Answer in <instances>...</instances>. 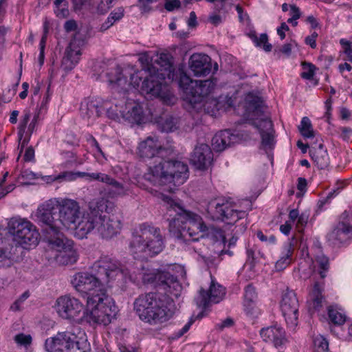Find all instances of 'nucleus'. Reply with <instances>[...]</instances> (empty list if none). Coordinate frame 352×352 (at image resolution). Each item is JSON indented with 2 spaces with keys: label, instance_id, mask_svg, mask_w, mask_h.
Here are the masks:
<instances>
[{
  "label": "nucleus",
  "instance_id": "nucleus-22",
  "mask_svg": "<svg viewBox=\"0 0 352 352\" xmlns=\"http://www.w3.org/2000/svg\"><path fill=\"white\" fill-rule=\"evenodd\" d=\"M260 335L264 342L272 344L277 349L283 348L289 342L285 331L277 324L262 328Z\"/></svg>",
  "mask_w": 352,
  "mask_h": 352
},
{
  "label": "nucleus",
  "instance_id": "nucleus-18",
  "mask_svg": "<svg viewBox=\"0 0 352 352\" xmlns=\"http://www.w3.org/2000/svg\"><path fill=\"white\" fill-rule=\"evenodd\" d=\"M280 307L287 325L294 329L298 324L299 304L294 291L287 289L283 294Z\"/></svg>",
  "mask_w": 352,
  "mask_h": 352
},
{
  "label": "nucleus",
  "instance_id": "nucleus-26",
  "mask_svg": "<svg viewBox=\"0 0 352 352\" xmlns=\"http://www.w3.org/2000/svg\"><path fill=\"white\" fill-rule=\"evenodd\" d=\"M120 113L122 119L132 124H140L143 120L142 108L135 102L125 103L124 110H120Z\"/></svg>",
  "mask_w": 352,
  "mask_h": 352
},
{
  "label": "nucleus",
  "instance_id": "nucleus-23",
  "mask_svg": "<svg viewBox=\"0 0 352 352\" xmlns=\"http://www.w3.org/2000/svg\"><path fill=\"white\" fill-rule=\"evenodd\" d=\"M212 160V152L210 146L204 143L197 144L190 156L192 164L199 170L208 168L210 166Z\"/></svg>",
  "mask_w": 352,
  "mask_h": 352
},
{
  "label": "nucleus",
  "instance_id": "nucleus-44",
  "mask_svg": "<svg viewBox=\"0 0 352 352\" xmlns=\"http://www.w3.org/2000/svg\"><path fill=\"white\" fill-rule=\"evenodd\" d=\"M329 318L331 322L337 325H342L346 321V316L337 309L330 308L328 311Z\"/></svg>",
  "mask_w": 352,
  "mask_h": 352
},
{
  "label": "nucleus",
  "instance_id": "nucleus-6",
  "mask_svg": "<svg viewBox=\"0 0 352 352\" xmlns=\"http://www.w3.org/2000/svg\"><path fill=\"white\" fill-rule=\"evenodd\" d=\"M134 310L142 321L150 324H157L171 318L175 311V305L168 296L150 292L142 294L135 299Z\"/></svg>",
  "mask_w": 352,
  "mask_h": 352
},
{
  "label": "nucleus",
  "instance_id": "nucleus-38",
  "mask_svg": "<svg viewBox=\"0 0 352 352\" xmlns=\"http://www.w3.org/2000/svg\"><path fill=\"white\" fill-rule=\"evenodd\" d=\"M298 129L301 135L305 138H310L314 136L311 121L307 117L302 118Z\"/></svg>",
  "mask_w": 352,
  "mask_h": 352
},
{
  "label": "nucleus",
  "instance_id": "nucleus-20",
  "mask_svg": "<svg viewBox=\"0 0 352 352\" xmlns=\"http://www.w3.org/2000/svg\"><path fill=\"white\" fill-rule=\"evenodd\" d=\"M251 125L258 129L261 138V144L264 149H272L276 143L273 124L269 117L253 118Z\"/></svg>",
  "mask_w": 352,
  "mask_h": 352
},
{
  "label": "nucleus",
  "instance_id": "nucleus-54",
  "mask_svg": "<svg viewBox=\"0 0 352 352\" xmlns=\"http://www.w3.org/2000/svg\"><path fill=\"white\" fill-rule=\"evenodd\" d=\"M181 6L180 0H166L164 8L168 12H172L175 9H178Z\"/></svg>",
  "mask_w": 352,
  "mask_h": 352
},
{
  "label": "nucleus",
  "instance_id": "nucleus-12",
  "mask_svg": "<svg viewBox=\"0 0 352 352\" xmlns=\"http://www.w3.org/2000/svg\"><path fill=\"white\" fill-rule=\"evenodd\" d=\"M208 217L214 221H221L228 224H234L245 216V212L237 210L228 199L217 197L209 201L206 206Z\"/></svg>",
  "mask_w": 352,
  "mask_h": 352
},
{
  "label": "nucleus",
  "instance_id": "nucleus-43",
  "mask_svg": "<svg viewBox=\"0 0 352 352\" xmlns=\"http://www.w3.org/2000/svg\"><path fill=\"white\" fill-rule=\"evenodd\" d=\"M73 175L71 173H67L65 172L60 173L58 175H46L41 176L40 178L47 184H51L54 182H62L65 181V179H72Z\"/></svg>",
  "mask_w": 352,
  "mask_h": 352
},
{
  "label": "nucleus",
  "instance_id": "nucleus-37",
  "mask_svg": "<svg viewBox=\"0 0 352 352\" xmlns=\"http://www.w3.org/2000/svg\"><path fill=\"white\" fill-rule=\"evenodd\" d=\"M315 262L318 267V274L322 278L327 276V272L329 269V261L328 257L324 254L317 255L315 257Z\"/></svg>",
  "mask_w": 352,
  "mask_h": 352
},
{
  "label": "nucleus",
  "instance_id": "nucleus-40",
  "mask_svg": "<svg viewBox=\"0 0 352 352\" xmlns=\"http://www.w3.org/2000/svg\"><path fill=\"white\" fill-rule=\"evenodd\" d=\"M310 297L313 303L312 306L314 309H318L322 306L323 296L318 283H316L314 285Z\"/></svg>",
  "mask_w": 352,
  "mask_h": 352
},
{
  "label": "nucleus",
  "instance_id": "nucleus-52",
  "mask_svg": "<svg viewBox=\"0 0 352 352\" xmlns=\"http://www.w3.org/2000/svg\"><path fill=\"white\" fill-rule=\"evenodd\" d=\"M14 340L18 344L21 345L27 346L30 344L32 342V337L30 335H25L23 333L17 334L14 337Z\"/></svg>",
  "mask_w": 352,
  "mask_h": 352
},
{
  "label": "nucleus",
  "instance_id": "nucleus-9",
  "mask_svg": "<svg viewBox=\"0 0 352 352\" xmlns=\"http://www.w3.org/2000/svg\"><path fill=\"white\" fill-rule=\"evenodd\" d=\"M60 228H43L49 250L55 252L54 258L58 264H73L77 261L78 254L73 248V241L60 232Z\"/></svg>",
  "mask_w": 352,
  "mask_h": 352
},
{
  "label": "nucleus",
  "instance_id": "nucleus-33",
  "mask_svg": "<svg viewBox=\"0 0 352 352\" xmlns=\"http://www.w3.org/2000/svg\"><path fill=\"white\" fill-rule=\"evenodd\" d=\"M292 240H289L283 246V251L280 258L275 264L276 271H282L285 270L292 261V254L294 252V244Z\"/></svg>",
  "mask_w": 352,
  "mask_h": 352
},
{
  "label": "nucleus",
  "instance_id": "nucleus-13",
  "mask_svg": "<svg viewBox=\"0 0 352 352\" xmlns=\"http://www.w3.org/2000/svg\"><path fill=\"white\" fill-rule=\"evenodd\" d=\"M58 218L56 221L58 228L63 226L67 229L74 228L75 235L77 236L79 223L84 219L87 214H82L78 203L74 199L58 198Z\"/></svg>",
  "mask_w": 352,
  "mask_h": 352
},
{
  "label": "nucleus",
  "instance_id": "nucleus-14",
  "mask_svg": "<svg viewBox=\"0 0 352 352\" xmlns=\"http://www.w3.org/2000/svg\"><path fill=\"white\" fill-rule=\"evenodd\" d=\"M9 233L19 245L28 248L38 244L39 233L36 226L25 219H12L8 224Z\"/></svg>",
  "mask_w": 352,
  "mask_h": 352
},
{
  "label": "nucleus",
  "instance_id": "nucleus-5",
  "mask_svg": "<svg viewBox=\"0 0 352 352\" xmlns=\"http://www.w3.org/2000/svg\"><path fill=\"white\" fill-rule=\"evenodd\" d=\"M114 204L102 197L89 202V212L79 223L77 237L83 239L93 230H96L103 239L109 240L116 236L122 229V223L118 217L111 212Z\"/></svg>",
  "mask_w": 352,
  "mask_h": 352
},
{
  "label": "nucleus",
  "instance_id": "nucleus-32",
  "mask_svg": "<svg viewBox=\"0 0 352 352\" xmlns=\"http://www.w3.org/2000/svg\"><path fill=\"white\" fill-rule=\"evenodd\" d=\"M142 273L140 274L142 276V279L145 284H152L155 287H160L163 283L162 276L167 273V272L160 271L159 270H145L142 269Z\"/></svg>",
  "mask_w": 352,
  "mask_h": 352
},
{
  "label": "nucleus",
  "instance_id": "nucleus-49",
  "mask_svg": "<svg viewBox=\"0 0 352 352\" xmlns=\"http://www.w3.org/2000/svg\"><path fill=\"white\" fill-rule=\"evenodd\" d=\"M303 65L305 71L302 72L301 77L305 79L311 80L315 74V66L311 63H305Z\"/></svg>",
  "mask_w": 352,
  "mask_h": 352
},
{
  "label": "nucleus",
  "instance_id": "nucleus-11",
  "mask_svg": "<svg viewBox=\"0 0 352 352\" xmlns=\"http://www.w3.org/2000/svg\"><path fill=\"white\" fill-rule=\"evenodd\" d=\"M144 74H146L144 78L148 76V67L140 71H135L133 68L122 70L120 66L115 65L108 69L105 76L107 78V82L113 88L125 91L130 85L133 87H139Z\"/></svg>",
  "mask_w": 352,
  "mask_h": 352
},
{
  "label": "nucleus",
  "instance_id": "nucleus-30",
  "mask_svg": "<svg viewBox=\"0 0 352 352\" xmlns=\"http://www.w3.org/2000/svg\"><path fill=\"white\" fill-rule=\"evenodd\" d=\"M310 156L319 169H324L329 164V157L323 144H320L318 147H312L309 151Z\"/></svg>",
  "mask_w": 352,
  "mask_h": 352
},
{
  "label": "nucleus",
  "instance_id": "nucleus-35",
  "mask_svg": "<svg viewBox=\"0 0 352 352\" xmlns=\"http://www.w3.org/2000/svg\"><path fill=\"white\" fill-rule=\"evenodd\" d=\"M157 125L162 131L173 132L179 128V120L172 116H164L158 120Z\"/></svg>",
  "mask_w": 352,
  "mask_h": 352
},
{
  "label": "nucleus",
  "instance_id": "nucleus-39",
  "mask_svg": "<svg viewBox=\"0 0 352 352\" xmlns=\"http://www.w3.org/2000/svg\"><path fill=\"white\" fill-rule=\"evenodd\" d=\"M250 37L257 47H263L265 52H270L272 50V46L271 44L268 43V37L266 34H261L260 36L258 37L256 34L254 33L250 34Z\"/></svg>",
  "mask_w": 352,
  "mask_h": 352
},
{
  "label": "nucleus",
  "instance_id": "nucleus-17",
  "mask_svg": "<svg viewBox=\"0 0 352 352\" xmlns=\"http://www.w3.org/2000/svg\"><path fill=\"white\" fill-rule=\"evenodd\" d=\"M352 237V216L347 211L343 212L337 225L328 234L329 241L335 245L342 244Z\"/></svg>",
  "mask_w": 352,
  "mask_h": 352
},
{
  "label": "nucleus",
  "instance_id": "nucleus-46",
  "mask_svg": "<svg viewBox=\"0 0 352 352\" xmlns=\"http://www.w3.org/2000/svg\"><path fill=\"white\" fill-rule=\"evenodd\" d=\"M314 344L318 352H326L329 350V342L322 336L316 337Z\"/></svg>",
  "mask_w": 352,
  "mask_h": 352
},
{
  "label": "nucleus",
  "instance_id": "nucleus-19",
  "mask_svg": "<svg viewBox=\"0 0 352 352\" xmlns=\"http://www.w3.org/2000/svg\"><path fill=\"white\" fill-rule=\"evenodd\" d=\"M225 294V288L212 279L207 290L200 289L198 296L195 298V302L198 307L206 308L210 303H218L221 301Z\"/></svg>",
  "mask_w": 352,
  "mask_h": 352
},
{
  "label": "nucleus",
  "instance_id": "nucleus-1",
  "mask_svg": "<svg viewBox=\"0 0 352 352\" xmlns=\"http://www.w3.org/2000/svg\"><path fill=\"white\" fill-rule=\"evenodd\" d=\"M148 76L142 82L141 91L152 96L166 97L170 101L168 82L177 80L178 85L185 94V107L188 110L199 111L205 106L204 98L214 88L212 80H193L182 69L175 71L168 54L162 53L154 65H148Z\"/></svg>",
  "mask_w": 352,
  "mask_h": 352
},
{
  "label": "nucleus",
  "instance_id": "nucleus-15",
  "mask_svg": "<svg viewBox=\"0 0 352 352\" xmlns=\"http://www.w3.org/2000/svg\"><path fill=\"white\" fill-rule=\"evenodd\" d=\"M54 307L60 318L74 320L79 317L83 309V305L78 298L70 295H64L56 299Z\"/></svg>",
  "mask_w": 352,
  "mask_h": 352
},
{
  "label": "nucleus",
  "instance_id": "nucleus-28",
  "mask_svg": "<svg viewBox=\"0 0 352 352\" xmlns=\"http://www.w3.org/2000/svg\"><path fill=\"white\" fill-rule=\"evenodd\" d=\"M100 102L97 100L86 98L80 104V115L84 119L94 120L100 116Z\"/></svg>",
  "mask_w": 352,
  "mask_h": 352
},
{
  "label": "nucleus",
  "instance_id": "nucleus-45",
  "mask_svg": "<svg viewBox=\"0 0 352 352\" xmlns=\"http://www.w3.org/2000/svg\"><path fill=\"white\" fill-rule=\"evenodd\" d=\"M40 174L35 173L33 171L27 169L21 171V174L19 176V179H22L23 184H30L31 181L38 179L40 178Z\"/></svg>",
  "mask_w": 352,
  "mask_h": 352
},
{
  "label": "nucleus",
  "instance_id": "nucleus-10",
  "mask_svg": "<svg viewBox=\"0 0 352 352\" xmlns=\"http://www.w3.org/2000/svg\"><path fill=\"white\" fill-rule=\"evenodd\" d=\"M95 297L87 300L85 320L91 324L107 325L116 314L114 301L107 294Z\"/></svg>",
  "mask_w": 352,
  "mask_h": 352
},
{
  "label": "nucleus",
  "instance_id": "nucleus-36",
  "mask_svg": "<svg viewBox=\"0 0 352 352\" xmlns=\"http://www.w3.org/2000/svg\"><path fill=\"white\" fill-rule=\"evenodd\" d=\"M104 110H106L108 117L114 120H120L121 116L120 110H124L123 106L120 104H115L114 105H110L107 102H105L101 106Z\"/></svg>",
  "mask_w": 352,
  "mask_h": 352
},
{
  "label": "nucleus",
  "instance_id": "nucleus-31",
  "mask_svg": "<svg viewBox=\"0 0 352 352\" xmlns=\"http://www.w3.org/2000/svg\"><path fill=\"white\" fill-rule=\"evenodd\" d=\"M257 294L255 287L252 285H248L244 289L243 307L248 315H252L256 307Z\"/></svg>",
  "mask_w": 352,
  "mask_h": 352
},
{
  "label": "nucleus",
  "instance_id": "nucleus-8",
  "mask_svg": "<svg viewBox=\"0 0 352 352\" xmlns=\"http://www.w3.org/2000/svg\"><path fill=\"white\" fill-rule=\"evenodd\" d=\"M45 349L47 352H87L90 344L85 333L73 326L46 339Z\"/></svg>",
  "mask_w": 352,
  "mask_h": 352
},
{
  "label": "nucleus",
  "instance_id": "nucleus-62",
  "mask_svg": "<svg viewBox=\"0 0 352 352\" xmlns=\"http://www.w3.org/2000/svg\"><path fill=\"white\" fill-rule=\"evenodd\" d=\"M341 130V137L342 138L347 141L351 138V135H352V129L349 127H342L340 129Z\"/></svg>",
  "mask_w": 352,
  "mask_h": 352
},
{
  "label": "nucleus",
  "instance_id": "nucleus-57",
  "mask_svg": "<svg viewBox=\"0 0 352 352\" xmlns=\"http://www.w3.org/2000/svg\"><path fill=\"white\" fill-rule=\"evenodd\" d=\"M318 34L316 32H314L311 35L305 38L306 44L310 45L311 48L315 49L316 47V38Z\"/></svg>",
  "mask_w": 352,
  "mask_h": 352
},
{
  "label": "nucleus",
  "instance_id": "nucleus-64",
  "mask_svg": "<svg viewBox=\"0 0 352 352\" xmlns=\"http://www.w3.org/2000/svg\"><path fill=\"white\" fill-rule=\"evenodd\" d=\"M34 158V150L32 147H28L24 155V160L25 162H31Z\"/></svg>",
  "mask_w": 352,
  "mask_h": 352
},
{
  "label": "nucleus",
  "instance_id": "nucleus-24",
  "mask_svg": "<svg viewBox=\"0 0 352 352\" xmlns=\"http://www.w3.org/2000/svg\"><path fill=\"white\" fill-rule=\"evenodd\" d=\"M189 68L195 76H206L212 69L211 59L204 54L195 53L190 56Z\"/></svg>",
  "mask_w": 352,
  "mask_h": 352
},
{
  "label": "nucleus",
  "instance_id": "nucleus-4",
  "mask_svg": "<svg viewBox=\"0 0 352 352\" xmlns=\"http://www.w3.org/2000/svg\"><path fill=\"white\" fill-rule=\"evenodd\" d=\"M91 272L76 273L71 279L75 289L86 297L87 300L95 296L106 294V287L111 280L118 276L133 280L132 274L128 269H124L120 264L107 256H102L91 266Z\"/></svg>",
  "mask_w": 352,
  "mask_h": 352
},
{
  "label": "nucleus",
  "instance_id": "nucleus-63",
  "mask_svg": "<svg viewBox=\"0 0 352 352\" xmlns=\"http://www.w3.org/2000/svg\"><path fill=\"white\" fill-rule=\"evenodd\" d=\"M234 321L232 318H228L223 321H222L221 323L218 324L217 327L219 329L223 330L226 327H230L233 325Z\"/></svg>",
  "mask_w": 352,
  "mask_h": 352
},
{
  "label": "nucleus",
  "instance_id": "nucleus-61",
  "mask_svg": "<svg viewBox=\"0 0 352 352\" xmlns=\"http://www.w3.org/2000/svg\"><path fill=\"white\" fill-rule=\"evenodd\" d=\"M289 30L288 25L285 22L282 23L280 26L277 29V34L279 35L281 40L285 38V31H288Z\"/></svg>",
  "mask_w": 352,
  "mask_h": 352
},
{
  "label": "nucleus",
  "instance_id": "nucleus-7",
  "mask_svg": "<svg viewBox=\"0 0 352 352\" xmlns=\"http://www.w3.org/2000/svg\"><path fill=\"white\" fill-rule=\"evenodd\" d=\"M130 251L135 258L146 259L160 254L165 247L164 237L158 227L142 223L133 235Z\"/></svg>",
  "mask_w": 352,
  "mask_h": 352
},
{
  "label": "nucleus",
  "instance_id": "nucleus-29",
  "mask_svg": "<svg viewBox=\"0 0 352 352\" xmlns=\"http://www.w3.org/2000/svg\"><path fill=\"white\" fill-rule=\"evenodd\" d=\"M163 283L160 287L163 289L168 294L177 298L182 292V285L177 278L167 272L162 276Z\"/></svg>",
  "mask_w": 352,
  "mask_h": 352
},
{
  "label": "nucleus",
  "instance_id": "nucleus-60",
  "mask_svg": "<svg viewBox=\"0 0 352 352\" xmlns=\"http://www.w3.org/2000/svg\"><path fill=\"white\" fill-rule=\"evenodd\" d=\"M289 14L291 15V17L298 19L301 16V12L299 8L294 4L289 5Z\"/></svg>",
  "mask_w": 352,
  "mask_h": 352
},
{
  "label": "nucleus",
  "instance_id": "nucleus-50",
  "mask_svg": "<svg viewBox=\"0 0 352 352\" xmlns=\"http://www.w3.org/2000/svg\"><path fill=\"white\" fill-rule=\"evenodd\" d=\"M54 13L57 17L64 19L68 16L69 10L64 3L62 5L54 6Z\"/></svg>",
  "mask_w": 352,
  "mask_h": 352
},
{
  "label": "nucleus",
  "instance_id": "nucleus-55",
  "mask_svg": "<svg viewBox=\"0 0 352 352\" xmlns=\"http://www.w3.org/2000/svg\"><path fill=\"white\" fill-rule=\"evenodd\" d=\"M256 236L259 240L266 243L267 244H274L276 242V237L274 235L267 236L265 235L261 231H258L256 232Z\"/></svg>",
  "mask_w": 352,
  "mask_h": 352
},
{
  "label": "nucleus",
  "instance_id": "nucleus-58",
  "mask_svg": "<svg viewBox=\"0 0 352 352\" xmlns=\"http://www.w3.org/2000/svg\"><path fill=\"white\" fill-rule=\"evenodd\" d=\"M193 321L191 320L188 322L181 329L175 333V338H179L186 333L190 329Z\"/></svg>",
  "mask_w": 352,
  "mask_h": 352
},
{
  "label": "nucleus",
  "instance_id": "nucleus-53",
  "mask_svg": "<svg viewBox=\"0 0 352 352\" xmlns=\"http://www.w3.org/2000/svg\"><path fill=\"white\" fill-rule=\"evenodd\" d=\"M123 16L124 9L122 7H120L111 12L108 18L113 21V23H116V21H120L123 17Z\"/></svg>",
  "mask_w": 352,
  "mask_h": 352
},
{
  "label": "nucleus",
  "instance_id": "nucleus-21",
  "mask_svg": "<svg viewBox=\"0 0 352 352\" xmlns=\"http://www.w3.org/2000/svg\"><path fill=\"white\" fill-rule=\"evenodd\" d=\"M83 41L74 37L66 47L61 61V68L65 73L72 71L78 63Z\"/></svg>",
  "mask_w": 352,
  "mask_h": 352
},
{
  "label": "nucleus",
  "instance_id": "nucleus-47",
  "mask_svg": "<svg viewBox=\"0 0 352 352\" xmlns=\"http://www.w3.org/2000/svg\"><path fill=\"white\" fill-rule=\"evenodd\" d=\"M37 124H38V122H35V120H32L30 122V123L29 124V125L28 126L27 131H26V133H27L28 137L27 139L25 138L23 140V142H22V144H21V150H20V152H19V156L17 157V160H19V158H20V156H21V153L23 151V147L25 146V144H28V142H29V140L30 138V136L32 135L33 132L36 130Z\"/></svg>",
  "mask_w": 352,
  "mask_h": 352
},
{
  "label": "nucleus",
  "instance_id": "nucleus-16",
  "mask_svg": "<svg viewBox=\"0 0 352 352\" xmlns=\"http://www.w3.org/2000/svg\"><path fill=\"white\" fill-rule=\"evenodd\" d=\"M58 198L50 199L41 204L36 210V216L38 223L43 228H58L56 223V210L58 207Z\"/></svg>",
  "mask_w": 352,
  "mask_h": 352
},
{
  "label": "nucleus",
  "instance_id": "nucleus-42",
  "mask_svg": "<svg viewBox=\"0 0 352 352\" xmlns=\"http://www.w3.org/2000/svg\"><path fill=\"white\" fill-rule=\"evenodd\" d=\"M12 248H0V267H10L12 264Z\"/></svg>",
  "mask_w": 352,
  "mask_h": 352
},
{
  "label": "nucleus",
  "instance_id": "nucleus-51",
  "mask_svg": "<svg viewBox=\"0 0 352 352\" xmlns=\"http://www.w3.org/2000/svg\"><path fill=\"white\" fill-rule=\"evenodd\" d=\"M158 0H138L139 7L142 12H148L153 10V3Z\"/></svg>",
  "mask_w": 352,
  "mask_h": 352
},
{
  "label": "nucleus",
  "instance_id": "nucleus-34",
  "mask_svg": "<svg viewBox=\"0 0 352 352\" xmlns=\"http://www.w3.org/2000/svg\"><path fill=\"white\" fill-rule=\"evenodd\" d=\"M111 182L107 184V188H104V194L107 197L114 198L123 197L128 194V188L122 183L119 182L111 177Z\"/></svg>",
  "mask_w": 352,
  "mask_h": 352
},
{
  "label": "nucleus",
  "instance_id": "nucleus-27",
  "mask_svg": "<svg viewBox=\"0 0 352 352\" xmlns=\"http://www.w3.org/2000/svg\"><path fill=\"white\" fill-rule=\"evenodd\" d=\"M236 140L237 137L230 130H224L214 135L212 139V145L216 151L220 152L230 146Z\"/></svg>",
  "mask_w": 352,
  "mask_h": 352
},
{
  "label": "nucleus",
  "instance_id": "nucleus-41",
  "mask_svg": "<svg viewBox=\"0 0 352 352\" xmlns=\"http://www.w3.org/2000/svg\"><path fill=\"white\" fill-rule=\"evenodd\" d=\"M32 116V113L30 109H25L23 111V114L21 117V119L20 120V123L18 127L19 131H18V135H19V140L21 141L24 135V133H25V129L28 125V122L30 120V118Z\"/></svg>",
  "mask_w": 352,
  "mask_h": 352
},
{
  "label": "nucleus",
  "instance_id": "nucleus-2",
  "mask_svg": "<svg viewBox=\"0 0 352 352\" xmlns=\"http://www.w3.org/2000/svg\"><path fill=\"white\" fill-rule=\"evenodd\" d=\"M170 148H164L155 137L149 136L142 141L138 147V153L142 158H156L157 164L150 166L144 178L153 186H162L174 182L183 184L188 178V166L178 160H164V157L172 153Z\"/></svg>",
  "mask_w": 352,
  "mask_h": 352
},
{
  "label": "nucleus",
  "instance_id": "nucleus-25",
  "mask_svg": "<svg viewBox=\"0 0 352 352\" xmlns=\"http://www.w3.org/2000/svg\"><path fill=\"white\" fill-rule=\"evenodd\" d=\"M246 103L248 104V110L250 111L248 121L249 124H252L253 118H260L262 117H269L265 113V108L261 98L255 96L252 94H248L246 97Z\"/></svg>",
  "mask_w": 352,
  "mask_h": 352
},
{
  "label": "nucleus",
  "instance_id": "nucleus-56",
  "mask_svg": "<svg viewBox=\"0 0 352 352\" xmlns=\"http://www.w3.org/2000/svg\"><path fill=\"white\" fill-rule=\"evenodd\" d=\"M113 1V0H102L98 7V12L102 14L106 12L111 8Z\"/></svg>",
  "mask_w": 352,
  "mask_h": 352
},
{
  "label": "nucleus",
  "instance_id": "nucleus-3",
  "mask_svg": "<svg viewBox=\"0 0 352 352\" xmlns=\"http://www.w3.org/2000/svg\"><path fill=\"white\" fill-rule=\"evenodd\" d=\"M162 199L166 204L168 230L173 237L185 243L196 241L201 232L206 233L216 242L226 243V238L221 229L208 227L200 215L185 210L170 197L162 195Z\"/></svg>",
  "mask_w": 352,
  "mask_h": 352
},
{
  "label": "nucleus",
  "instance_id": "nucleus-59",
  "mask_svg": "<svg viewBox=\"0 0 352 352\" xmlns=\"http://www.w3.org/2000/svg\"><path fill=\"white\" fill-rule=\"evenodd\" d=\"M87 140L90 144V145L91 146L96 148V149L97 150L98 152H99L100 153L103 155V153L101 150V148L99 146L98 142L91 135H88L87 136Z\"/></svg>",
  "mask_w": 352,
  "mask_h": 352
},
{
  "label": "nucleus",
  "instance_id": "nucleus-48",
  "mask_svg": "<svg viewBox=\"0 0 352 352\" xmlns=\"http://www.w3.org/2000/svg\"><path fill=\"white\" fill-rule=\"evenodd\" d=\"M340 43L344 49V53L346 56V60L352 63V43L344 38L340 41Z\"/></svg>",
  "mask_w": 352,
  "mask_h": 352
}]
</instances>
